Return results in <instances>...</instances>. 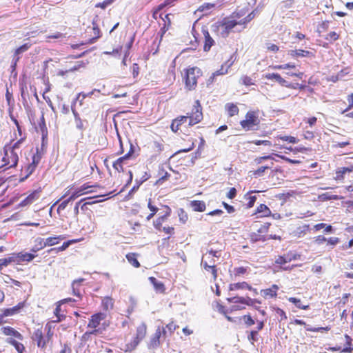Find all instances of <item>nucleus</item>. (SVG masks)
<instances>
[{
    "mask_svg": "<svg viewBox=\"0 0 353 353\" xmlns=\"http://www.w3.org/2000/svg\"><path fill=\"white\" fill-rule=\"evenodd\" d=\"M202 75V72L197 67H192L185 71V88L188 90H194L197 85V79Z\"/></svg>",
    "mask_w": 353,
    "mask_h": 353,
    "instance_id": "f257e3e1",
    "label": "nucleus"
},
{
    "mask_svg": "<svg viewBox=\"0 0 353 353\" xmlns=\"http://www.w3.org/2000/svg\"><path fill=\"white\" fill-rule=\"evenodd\" d=\"M239 23L237 21L225 19L219 26L218 31L220 35L225 38L232 32H241L242 29L238 27Z\"/></svg>",
    "mask_w": 353,
    "mask_h": 353,
    "instance_id": "f03ea898",
    "label": "nucleus"
},
{
    "mask_svg": "<svg viewBox=\"0 0 353 353\" xmlns=\"http://www.w3.org/2000/svg\"><path fill=\"white\" fill-rule=\"evenodd\" d=\"M260 123L258 114L254 111H249L245 114V119L241 121L240 124L243 129L246 131L256 130Z\"/></svg>",
    "mask_w": 353,
    "mask_h": 353,
    "instance_id": "7ed1b4c3",
    "label": "nucleus"
},
{
    "mask_svg": "<svg viewBox=\"0 0 353 353\" xmlns=\"http://www.w3.org/2000/svg\"><path fill=\"white\" fill-rule=\"evenodd\" d=\"M101 19L98 15L94 17L92 21V27H88V29H92V37L88 40V43L92 44L97 41V40L101 37V31L99 29V24Z\"/></svg>",
    "mask_w": 353,
    "mask_h": 353,
    "instance_id": "20e7f679",
    "label": "nucleus"
},
{
    "mask_svg": "<svg viewBox=\"0 0 353 353\" xmlns=\"http://www.w3.org/2000/svg\"><path fill=\"white\" fill-rule=\"evenodd\" d=\"M192 113L188 116L190 118L189 123H188V125H194L199 123L203 119L201 106L199 101H196Z\"/></svg>",
    "mask_w": 353,
    "mask_h": 353,
    "instance_id": "39448f33",
    "label": "nucleus"
},
{
    "mask_svg": "<svg viewBox=\"0 0 353 353\" xmlns=\"http://www.w3.org/2000/svg\"><path fill=\"white\" fill-rule=\"evenodd\" d=\"M106 314L102 312H98L93 314L91 316L89 321L88 327L91 328L92 330H102L103 332L104 328L102 329L101 327H99V325H101V322L104 320Z\"/></svg>",
    "mask_w": 353,
    "mask_h": 353,
    "instance_id": "423d86ee",
    "label": "nucleus"
},
{
    "mask_svg": "<svg viewBox=\"0 0 353 353\" xmlns=\"http://www.w3.org/2000/svg\"><path fill=\"white\" fill-rule=\"evenodd\" d=\"M264 77L269 80L274 79L282 86L296 89V87L292 83H289L288 81L283 79L281 77V75L277 73H267L264 75Z\"/></svg>",
    "mask_w": 353,
    "mask_h": 353,
    "instance_id": "0eeeda50",
    "label": "nucleus"
},
{
    "mask_svg": "<svg viewBox=\"0 0 353 353\" xmlns=\"http://www.w3.org/2000/svg\"><path fill=\"white\" fill-rule=\"evenodd\" d=\"M134 153V146L132 143H130V149L129 152L125 154L123 157L119 158L115 162L113 163V168L119 172H123V165L125 161L128 159L132 154Z\"/></svg>",
    "mask_w": 353,
    "mask_h": 353,
    "instance_id": "6e6552de",
    "label": "nucleus"
},
{
    "mask_svg": "<svg viewBox=\"0 0 353 353\" xmlns=\"http://www.w3.org/2000/svg\"><path fill=\"white\" fill-rule=\"evenodd\" d=\"M96 187V185H89L87 183L82 185L81 187L77 188L72 194L69 196V200H75L79 196L85 194L92 192L93 190H88L89 188Z\"/></svg>",
    "mask_w": 353,
    "mask_h": 353,
    "instance_id": "1a4fd4ad",
    "label": "nucleus"
},
{
    "mask_svg": "<svg viewBox=\"0 0 353 353\" xmlns=\"http://www.w3.org/2000/svg\"><path fill=\"white\" fill-rule=\"evenodd\" d=\"M32 339L37 342L39 347L43 348L46 347L47 343V339L43 337L42 330L41 329H37L32 335Z\"/></svg>",
    "mask_w": 353,
    "mask_h": 353,
    "instance_id": "9d476101",
    "label": "nucleus"
},
{
    "mask_svg": "<svg viewBox=\"0 0 353 353\" xmlns=\"http://www.w3.org/2000/svg\"><path fill=\"white\" fill-rule=\"evenodd\" d=\"M202 32L204 37V46L203 50L208 52L210 50L211 47L214 44V39L210 35L208 30L206 28H202Z\"/></svg>",
    "mask_w": 353,
    "mask_h": 353,
    "instance_id": "9b49d317",
    "label": "nucleus"
},
{
    "mask_svg": "<svg viewBox=\"0 0 353 353\" xmlns=\"http://www.w3.org/2000/svg\"><path fill=\"white\" fill-rule=\"evenodd\" d=\"M204 257H206V254H204L202 259L201 265L207 272H210L214 279L217 277V270L216 268L215 264H209L207 260L204 259Z\"/></svg>",
    "mask_w": 353,
    "mask_h": 353,
    "instance_id": "f8f14e48",
    "label": "nucleus"
},
{
    "mask_svg": "<svg viewBox=\"0 0 353 353\" xmlns=\"http://www.w3.org/2000/svg\"><path fill=\"white\" fill-rule=\"evenodd\" d=\"M99 94H100V90H97V89H94L93 90H92L91 92H90L88 93H85V92H81L77 94V96L75 99V101H79V104L81 105L83 104V99H85L86 97H91L93 95L95 96L96 97H99Z\"/></svg>",
    "mask_w": 353,
    "mask_h": 353,
    "instance_id": "ddd939ff",
    "label": "nucleus"
},
{
    "mask_svg": "<svg viewBox=\"0 0 353 353\" xmlns=\"http://www.w3.org/2000/svg\"><path fill=\"white\" fill-rule=\"evenodd\" d=\"M1 331L6 336H12L20 340L23 338L22 335L18 331L10 326L3 327Z\"/></svg>",
    "mask_w": 353,
    "mask_h": 353,
    "instance_id": "4468645a",
    "label": "nucleus"
},
{
    "mask_svg": "<svg viewBox=\"0 0 353 353\" xmlns=\"http://www.w3.org/2000/svg\"><path fill=\"white\" fill-rule=\"evenodd\" d=\"M161 330L160 327H159L156 330L154 334L152 336V337L150 339L149 348H156L159 345V344H160L159 339L161 337Z\"/></svg>",
    "mask_w": 353,
    "mask_h": 353,
    "instance_id": "2eb2a0df",
    "label": "nucleus"
},
{
    "mask_svg": "<svg viewBox=\"0 0 353 353\" xmlns=\"http://www.w3.org/2000/svg\"><path fill=\"white\" fill-rule=\"evenodd\" d=\"M279 290V286L276 284H274L271 286V288L263 290L261 292L263 294L264 297L274 298L276 297L277 294L276 292Z\"/></svg>",
    "mask_w": 353,
    "mask_h": 353,
    "instance_id": "dca6fc26",
    "label": "nucleus"
},
{
    "mask_svg": "<svg viewBox=\"0 0 353 353\" xmlns=\"http://www.w3.org/2000/svg\"><path fill=\"white\" fill-rule=\"evenodd\" d=\"M65 238V237L63 235L48 237L46 239H44L45 247L57 245L60 241L63 240Z\"/></svg>",
    "mask_w": 353,
    "mask_h": 353,
    "instance_id": "f3484780",
    "label": "nucleus"
},
{
    "mask_svg": "<svg viewBox=\"0 0 353 353\" xmlns=\"http://www.w3.org/2000/svg\"><path fill=\"white\" fill-rule=\"evenodd\" d=\"M149 281H150L151 284H152L154 288L157 292L160 293L164 292L165 286L162 282L158 281L156 278L153 276L149 277Z\"/></svg>",
    "mask_w": 353,
    "mask_h": 353,
    "instance_id": "a211bd4d",
    "label": "nucleus"
},
{
    "mask_svg": "<svg viewBox=\"0 0 353 353\" xmlns=\"http://www.w3.org/2000/svg\"><path fill=\"white\" fill-rule=\"evenodd\" d=\"M30 46L31 44L26 43L17 48L14 52L12 58H17V60H19L21 59V54L28 51Z\"/></svg>",
    "mask_w": 353,
    "mask_h": 353,
    "instance_id": "6ab92c4d",
    "label": "nucleus"
},
{
    "mask_svg": "<svg viewBox=\"0 0 353 353\" xmlns=\"http://www.w3.org/2000/svg\"><path fill=\"white\" fill-rule=\"evenodd\" d=\"M148 176L146 172H145V174L141 177L140 180L136 179L135 180V185L132 187V188L130 190L127 198H129L134 192H136L140 187V185L145 181L148 179Z\"/></svg>",
    "mask_w": 353,
    "mask_h": 353,
    "instance_id": "aec40b11",
    "label": "nucleus"
},
{
    "mask_svg": "<svg viewBox=\"0 0 353 353\" xmlns=\"http://www.w3.org/2000/svg\"><path fill=\"white\" fill-rule=\"evenodd\" d=\"M78 241L76 240V239H74V240H69L66 242H64L63 243V245L60 247H58V248H52L50 250H49L48 251V253H50V252H55V253H58L59 252H62V251H64L70 245H72V243H74L76 242H77Z\"/></svg>",
    "mask_w": 353,
    "mask_h": 353,
    "instance_id": "412c9836",
    "label": "nucleus"
},
{
    "mask_svg": "<svg viewBox=\"0 0 353 353\" xmlns=\"http://www.w3.org/2000/svg\"><path fill=\"white\" fill-rule=\"evenodd\" d=\"M34 243L33 246L30 249V251L32 252H37L45 248L44 239L43 238L37 237Z\"/></svg>",
    "mask_w": 353,
    "mask_h": 353,
    "instance_id": "4be33fe9",
    "label": "nucleus"
},
{
    "mask_svg": "<svg viewBox=\"0 0 353 353\" xmlns=\"http://www.w3.org/2000/svg\"><path fill=\"white\" fill-rule=\"evenodd\" d=\"M41 153L39 152V148H37V152L32 157V163L28 167V169L30 170V173L35 169L36 166L41 161Z\"/></svg>",
    "mask_w": 353,
    "mask_h": 353,
    "instance_id": "5701e85b",
    "label": "nucleus"
},
{
    "mask_svg": "<svg viewBox=\"0 0 353 353\" xmlns=\"http://www.w3.org/2000/svg\"><path fill=\"white\" fill-rule=\"evenodd\" d=\"M312 53L307 50H290L289 54L292 57H306L311 55Z\"/></svg>",
    "mask_w": 353,
    "mask_h": 353,
    "instance_id": "b1692460",
    "label": "nucleus"
},
{
    "mask_svg": "<svg viewBox=\"0 0 353 353\" xmlns=\"http://www.w3.org/2000/svg\"><path fill=\"white\" fill-rule=\"evenodd\" d=\"M39 126L42 134V146L44 145V139L47 137L48 130L45 122V118L43 114L41 115V121L39 123Z\"/></svg>",
    "mask_w": 353,
    "mask_h": 353,
    "instance_id": "393cba45",
    "label": "nucleus"
},
{
    "mask_svg": "<svg viewBox=\"0 0 353 353\" xmlns=\"http://www.w3.org/2000/svg\"><path fill=\"white\" fill-rule=\"evenodd\" d=\"M191 207L196 212H203L205 210V203L203 201H192L190 203Z\"/></svg>",
    "mask_w": 353,
    "mask_h": 353,
    "instance_id": "a878e982",
    "label": "nucleus"
},
{
    "mask_svg": "<svg viewBox=\"0 0 353 353\" xmlns=\"http://www.w3.org/2000/svg\"><path fill=\"white\" fill-rule=\"evenodd\" d=\"M171 212V209L168 208V214H165L164 215L159 217L156 221H154V226L156 229L161 230L162 227L163 222L170 216Z\"/></svg>",
    "mask_w": 353,
    "mask_h": 353,
    "instance_id": "bb28decb",
    "label": "nucleus"
},
{
    "mask_svg": "<svg viewBox=\"0 0 353 353\" xmlns=\"http://www.w3.org/2000/svg\"><path fill=\"white\" fill-rule=\"evenodd\" d=\"M229 288H230V290H236L239 289H248L249 290H252V286H250L246 282H241V283L230 284Z\"/></svg>",
    "mask_w": 353,
    "mask_h": 353,
    "instance_id": "cd10ccee",
    "label": "nucleus"
},
{
    "mask_svg": "<svg viewBox=\"0 0 353 353\" xmlns=\"http://www.w3.org/2000/svg\"><path fill=\"white\" fill-rule=\"evenodd\" d=\"M36 255L32 253H19L16 258H19V261L30 262L35 258Z\"/></svg>",
    "mask_w": 353,
    "mask_h": 353,
    "instance_id": "c85d7f7f",
    "label": "nucleus"
},
{
    "mask_svg": "<svg viewBox=\"0 0 353 353\" xmlns=\"http://www.w3.org/2000/svg\"><path fill=\"white\" fill-rule=\"evenodd\" d=\"M146 330L147 328L145 323H142L138 326L137 328L136 337L142 341L146 335Z\"/></svg>",
    "mask_w": 353,
    "mask_h": 353,
    "instance_id": "c756f323",
    "label": "nucleus"
},
{
    "mask_svg": "<svg viewBox=\"0 0 353 353\" xmlns=\"http://www.w3.org/2000/svg\"><path fill=\"white\" fill-rule=\"evenodd\" d=\"M83 281H84V279H79L74 281L72 283V288L73 294L78 297L81 296L80 290L79 289V287Z\"/></svg>",
    "mask_w": 353,
    "mask_h": 353,
    "instance_id": "7c9ffc66",
    "label": "nucleus"
},
{
    "mask_svg": "<svg viewBox=\"0 0 353 353\" xmlns=\"http://www.w3.org/2000/svg\"><path fill=\"white\" fill-rule=\"evenodd\" d=\"M288 301L290 303L294 304V305L297 308H299V309H302V310H307V309H309V305H303V304H302L301 300L297 299V298L290 297V298H288Z\"/></svg>",
    "mask_w": 353,
    "mask_h": 353,
    "instance_id": "2f4dec72",
    "label": "nucleus"
},
{
    "mask_svg": "<svg viewBox=\"0 0 353 353\" xmlns=\"http://www.w3.org/2000/svg\"><path fill=\"white\" fill-rule=\"evenodd\" d=\"M225 108L230 117H233L239 112V108L234 103H227Z\"/></svg>",
    "mask_w": 353,
    "mask_h": 353,
    "instance_id": "473e14b6",
    "label": "nucleus"
},
{
    "mask_svg": "<svg viewBox=\"0 0 353 353\" xmlns=\"http://www.w3.org/2000/svg\"><path fill=\"white\" fill-rule=\"evenodd\" d=\"M256 212L261 214V216H268L271 214V211L269 208L265 204H261L256 210Z\"/></svg>",
    "mask_w": 353,
    "mask_h": 353,
    "instance_id": "72a5a7b5",
    "label": "nucleus"
},
{
    "mask_svg": "<svg viewBox=\"0 0 353 353\" xmlns=\"http://www.w3.org/2000/svg\"><path fill=\"white\" fill-rule=\"evenodd\" d=\"M250 239L252 242L265 241L268 240L267 236L261 234V233L253 232L250 234Z\"/></svg>",
    "mask_w": 353,
    "mask_h": 353,
    "instance_id": "f704fd0d",
    "label": "nucleus"
},
{
    "mask_svg": "<svg viewBox=\"0 0 353 353\" xmlns=\"http://www.w3.org/2000/svg\"><path fill=\"white\" fill-rule=\"evenodd\" d=\"M141 341V339H137V337L135 336L130 343H128L126 345L125 351L131 352V351L135 350Z\"/></svg>",
    "mask_w": 353,
    "mask_h": 353,
    "instance_id": "c9c22d12",
    "label": "nucleus"
},
{
    "mask_svg": "<svg viewBox=\"0 0 353 353\" xmlns=\"http://www.w3.org/2000/svg\"><path fill=\"white\" fill-rule=\"evenodd\" d=\"M273 165V162L271 163V165L261 166L257 170L253 172V175L255 177H260L263 176L264 172L266 170L270 169Z\"/></svg>",
    "mask_w": 353,
    "mask_h": 353,
    "instance_id": "e433bc0d",
    "label": "nucleus"
},
{
    "mask_svg": "<svg viewBox=\"0 0 353 353\" xmlns=\"http://www.w3.org/2000/svg\"><path fill=\"white\" fill-rule=\"evenodd\" d=\"M17 309L12 307V308H8L5 310L2 314L0 315V325L3 323V318L5 316H12L14 314H17Z\"/></svg>",
    "mask_w": 353,
    "mask_h": 353,
    "instance_id": "4c0bfd02",
    "label": "nucleus"
},
{
    "mask_svg": "<svg viewBox=\"0 0 353 353\" xmlns=\"http://www.w3.org/2000/svg\"><path fill=\"white\" fill-rule=\"evenodd\" d=\"M16 261V257L14 256L0 259V270H1L3 267L8 266L12 262H14Z\"/></svg>",
    "mask_w": 353,
    "mask_h": 353,
    "instance_id": "58836bf2",
    "label": "nucleus"
},
{
    "mask_svg": "<svg viewBox=\"0 0 353 353\" xmlns=\"http://www.w3.org/2000/svg\"><path fill=\"white\" fill-rule=\"evenodd\" d=\"M126 259L134 267L139 268L140 267V263L136 259L134 254H128L126 255Z\"/></svg>",
    "mask_w": 353,
    "mask_h": 353,
    "instance_id": "ea45409f",
    "label": "nucleus"
},
{
    "mask_svg": "<svg viewBox=\"0 0 353 353\" xmlns=\"http://www.w3.org/2000/svg\"><path fill=\"white\" fill-rule=\"evenodd\" d=\"M102 334V330H92L90 331H86L82 336L83 340H87L90 336L94 335L98 336Z\"/></svg>",
    "mask_w": 353,
    "mask_h": 353,
    "instance_id": "a19ab883",
    "label": "nucleus"
},
{
    "mask_svg": "<svg viewBox=\"0 0 353 353\" xmlns=\"http://www.w3.org/2000/svg\"><path fill=\"white\" fill-rule=\"evenodd\" d=\"M75 122V125H76V128L81 130V131H83L85 130L86 128V126L84 125V123H85L86 124H88V121H83L81 118L80 119H77V120L74 121Z\"/></svg>",
    "mask_w": 353,
    "mask_h": 353,
    "instance_id": "79ce46f5",
    "label": "nucleus"
},
{
    "mask_svg": "<svg viewBox=\"0 0 353 353\" xmlns=\"http://www.w3.org/2000/svg\"><path fill=\"white\" fill-rule=\"evenodd\" d=\"M178 216H179L180 221L182 223H185L188 221V214L181 208L178 210Z\"/></svg>",
    "mask_w": 353,
    "mask_h": 353,
    "instance_id": "37998d69",
    "label": "nucleus"
},
{
    "mask_svg": "<svg viewBox=\"0 0 353 353\" xmlns=\"http://www.w3.org/2000/svg\"><path fill=\"white\" fill-rule=\"evenodd\" d=\"M240 81L242 84H243L246 86H249V85H252L254 84L252 79L250 77L246 76V75L242 76L240 79Z\"/></svg>",
    "mask_w": 353,
    "mask_h": 353,
    "instance_id": "c03bdc74",
    "label": "nucleus"
},
{
    "mask_svg": "<svg viewBox=\"0 0 353 353\" xmlns=\"http://www.w3.org/2000/svg\"><path fill=\"white\" fill-rule=\"evenodd\" d=\"M40 190H36L32 192L30 194H29L28 197V200H30L32 203L34 201L37 200L40 196Z\"/></svg>",
    "mask_w": 353,
    "mask_h": 353,
    "instance_id": "a18cd8bd",
    "label": "nucleus"
},
{
    "mask_svg": "<svg viewBox=\"0 0 353 353\" xmlns=\"http://www.w3.org/2000/svg\"><path fill=\"white\" fill-rule=\"evenodd\" d=\"M170 176L168 172L165 171L163 168H161L159 171V181H164L167 180Z\"/></svg>",
    "mask_w": 353,
    "mask_h": 353,
    "instance_id": "49530a36",
    "label": "nucleus"
},
{
    "mask_svg": "<svg viewBox=\"0 0 353 353\" xmlns=\"http://www.w3.org/2000/svg\"><path fill=\"white\" fill-rule=\"evenodd\" d=\"M253 18L248 14L246 17L242 19L241 20L237 21L239 23V26H242L241 29L243 30L245 28V26L248 23H249L250 21H252Z\"/></svg>",
    "mask_w": 353,
    "mask_h": 353,
    "instance_id": "de8ad7c7",
    "label": "nucleus"
},
{
    "mask_svg": "<svg viewBox=\"0 0 353 353\" xmlns=\"http://www.w3.org/2000/svg\"><path fill=\"white\" fill-rule=\"evenodd\" d=\"M256 303H261V301L257 299H252L250 297L244 298V304L249 306H254Z\"/></svg>",
    "mask_w": 353,
    "mask_h": 353,
    "instance_id": "09e8293b",
    "label": "nucleus"
},
{
    "mask_svg": "<svg viewBox=\"0 0 353 353\" xmlns=\"http://www.w3.org/2000/svg\"><path fill=\"white\" fill-rule=\"evenodd\" d=\"M347 172H347V168H346V167H343V168H339V169L336 171V179L340 180V179H343V175H344L345 173H347Z\"/></svg>",
    "mask_w": 353,
    "mask_h": 353,
    "instance_id": "8fccbe9b",
    "label": "nucleus"
},
{
    "mask_svg": "<svg viewBox=\"0 0 353 353\" xmlns=\"http://www.w3.org/2000/svg\"><path fill=\"white\" fill-rule=\"evenodd\" d=\"M243 319L244 321V323L245 324L248 326V327H250L252 325H254L255 323V321L254 319H252V318L251 317L250 315H244L243 316Z\"/></svg>",
    "mask_w": 353,
    "mask_h": 353,
    "instance_id": "3c124183",
    "label": "nucleus"
},
{
    "mask_svg": "<svg viewBox=\"0 0 353 353\" xmlns=\"http://www.w3.org/2000/svg\"><path fill=\"white\" fill-rule=\"evenodd\" d=\"M175 1L176 0H165L163 3H161L159 6H158L157 10L154 12V14H155L158 11L162 10L165 6L173 5Z\"/></svg>",
    "mask_w": 353,
    "mask_h": 353,
    "instance_id": "603ef678",
    "label": "nucleus"
},
{
    "mask_svg": "<svg viewBox=\"0 0 353 353\" xmlns=\"http://www.w3.org/2000/svg\"><path fill=\"white\" fill-rule=\"evenodd\" d=\"M275 263L276 264L281 265L282 266V265H284L285 263H289V262L287 260V256H286V254H285L284 256H279L276 258V259L275 261Z\"/></svg>",
    "mask_w": 353,
    "mask_h": 353,
    "instance_id": "864d4df0",
    "label": "nucleus"
},
{
    "mask_svg": "<svg viewBox=\"0 0 353 353\" xmlns=\"http://www.w3.org/2000/svg\"><path fill=\"white\" fill-rule=\"evenodd\" d=\"M286 256H287V260L288 261V262H290L294 260L300 259L301 255L299 254L289 252L286 254Z\"/></svg>",
    "mask_w": 353,
    "mask_h": 353,
    "instance_id": "5fc2aeb1",
    "label": "nucleus"
},
{
    "mask_svg": "<svg viewBox=\"0 0 353 353\" xmlns=\"http://www.w3.org/2000/svg\"><path fill=\"white\" fill-rule=\"evenodd\" d=\"M221 250H214L211 248L208 251L209 255L212 256L214 259H219L221 256Z\"/></svg>",
    "mask_w": 353,
    "mask_h": 353,
    "instance_id": "6e6d98bb",
    "label": "nucleus"
},
{
    "mask_svg": "<svg viewBox=\"0 0 353 353\" xmlns=\"http://www.w3.org/2000/svg\"><path fill=\"white\" fill-rule=\"evenodd\" d=\"M236 59V56L235 54H233L230 56V59L224 63L225 67L229 69L234 63Z\"/></svg>",
    "mask_w": 353,
    "mask_h": 353,
    "instance_id": "4d7b16f0",
    "label": "nucleus"
},
{
    "mask_svg": "<svg viewBox=\"0 0 353 353\" xmlns=\"http://www.w3.org/2000/svg\"><path fill=\"white\" fill-rule=\"evenodd\" d=\"M247 270L248 268L238 267L234 268V274L235 276L243 275L247 272Z\"/></svg>",
    "mask_w": 353,
    "mask_h": 353,
    "instance_id": "13d9d810",
    "label": "nucleus"
},
{
    "mask_svg": "<svg viewBox=\"0 0 353 353\" xmlns=\"http://www.w3.org/2000/svg\"><path fill=\"white\" fill-rule=\"evenodd\" d=\"M228 70L224 64H223L221 67V68L216 71L214 72L216 76L219 75H223L228 72Z\"/></svg>",
    "mask_w": 353,
    "mask_h": 353,
    "instance_id": "bf43d9fd",
    "label": "nucleus"
},
{
    "mask_svg": "<svg viewBox=\"0 0 353 353\" xmlns=\"http://www.w3.org/2000/svg\"><path fill=\"white\" fill-rule=\"evenodd\" d=\"M270 226V223H265V224L262 225L260 228L257 230V232L259 233L265 234L268 232L269 228Z\"/></svg>",
    "mask_w": 353,
    "mask_h": 353,
    "instance_id": "052dcab7",
    "label": "nucleus"
},
{
    "mask_svg": "<svg viewBox=\"0 0 353 353\" xmlns=\"http://www.w3.org/2000/svg\"><path fill=\"white\" fill-rule=\"evenodd\" d=\"M11 158L12 164L10 165V168L15 167L18 163V155L13 151H11Z\"/></svg>",
    "mask_w": 353,
    "mask_h": 353,
    "instance_id": "680f3d73",
    "label": "nucleus"
},
{
    "mask_svg": "<svg viewBox=\"0 0 353 353\" xmlns=\"http://www.w3.org/2000/svg\"><path fill=\"white\" fill-rule=\"evenodd\" d=\"M189 117L188 116H181L175 119V121H178L179 124L181 125L183 123H189Z\"/></svg>",
    "mask_w": 353,
    "mask_h": 353,
    "instance_id": "e2e57ef3",
    "label": "nucleus"
},
{
    "mask_svg": "<svg viewBox=\"0 0 353 353\" xmlns=\"http://www.w3.org/2000/svg\"><path fill=\"white\" fill-rule=\"evenodd\" d=\"M257 336H258V331L252 330L250 333V335L248 336V339L250 341H256L258 340Z\"/></svg>",
    "mask_w": 353,
    "mask_h": 353,
    "instance_id": "0e129e2a",
    "label": "nucleus"
},
{
    "mask_svg": "<svg viewBox=\"0 0 353 353\" xmlns=\"http://www.w3.org/2000/svg\"><path fill=\"white\" fill-rule=\"evenodd\" d=\"M72 201V200H69V197H68L66 200L63 201L61 203L59 204V205L58 206L57 211L59 212L61 210H65V208L67 207L68 203Z\"/></svg>",
    "mask_w": 353,
    "mask_h": 353,
    "instance_id": "69168bd1",
    "label": "nucleus"
},
{
    "mask_svg": "<svg viewBox=\"0 0 353 353\" xmlns=\"http://www.w3.org/2000/svg\"><path fill=\"white\" fill-rule=\"evenodd\" d=\"M326 39H331L336 41L339 39V34L336 32H330L325 38Z\"/></svg>",
    "mask_w": 353,
    "mask_h": 353,
    "instance_id": "338daca9",
    "label": "nucleus"
},
{
    "mask_svg": "<svg viewBox=\"0 0 353 353\" xmlns=\"http://www.w3.org/2000/svg\"><path fill=\"white\" fill-rule=\"evenodd\" d=\"M347 102H348L349 105L345 110L343 111V113L345 112V111L351 109L353 107V94H352L347 97Z\"/></svg>",
    "mask_w": 353,
    "mask_h": 353,
    "instance_id": "774afa93",
    "label": "nucleus"
}]
</instances>
